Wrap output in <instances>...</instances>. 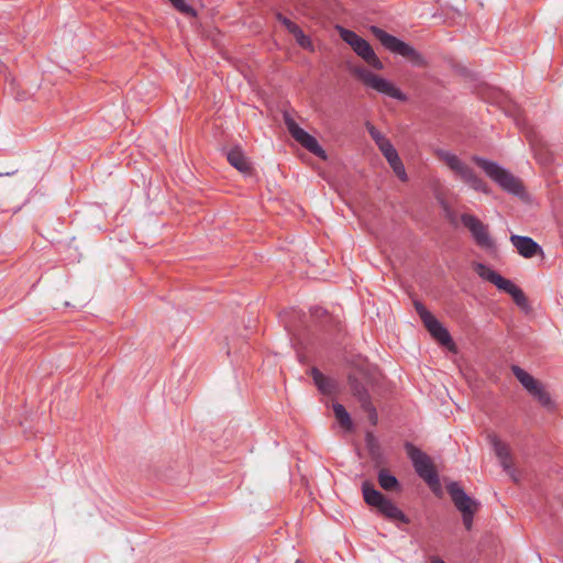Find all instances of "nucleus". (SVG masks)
Wrapping results in <instances>:
<instances>
[{
  "mask_svg": "<svg viewBox=\"0 0 563 563\" xmlns=\"http://www.w3.org/2000/svg\"><path fill=\"white\" fill-rule=\"evenodd\" d=\"M371 31L387 51L407 58L413 67L423 68L428 66L427 58L413 46L378 26H372Z\"/></svg>",
  "mask_w": 563,
  "mask_h": 563,
  "instance_id": "obj_1",
  "label": "nucleus"
},
{
  "mask_svg": "<svg viewBox=\"0 0 563 563\" xmlns=\"http://www.w3.org/2000/svg\"><path fill=\"white\" fill-rule=\"evenodd\" d=\"M472 161L504 190L518 197L523 196L525 189L521 181L499 164L477 155H474Z\"/></svg>",
  "mask_w": 563,
  "mask_h": 563,
  "instance_id": "obj_2",
  "label": "nucleus"
},
{
  "mask_svg": "<svg viewBox=\"0 0 563 563\" xmlns=\"http://www.w3.org/2000/svg\"><path fill=\"white\" fill-rule=\"evenodd\" d=\"M438 157L443 161L446 166L454 172L464 183L470 185L474 190L481 191V192H488V187L486 183L479 178L475 172L466 165L464 162H462L455 154L439 150L437 151Z\"/></svg>",
  "mask_w": 563,
  "mask_h": 563,
  "instance_id": "obj_3",
  "label": "nucleus"
},
{
  "mask_svg": "<svg viewBox=\"0 0 563 563\" xmlns=\"http://www.w3.org/2000/svg\"><path fill=\"white\" fill-rule=\"evenodd\" d=\"M446 490L454 506L462 514V520L465 529L471 530L473 526V518L479 507V503L471 498L457 482L449 483L446 485Z\"/></svg>",
  "mask_w": 563,
  "mask_h": 563,
  "instance_id": "obj_4",
  "label": "nucleus"
},
{
  "mask_svg": "<svg viewBox=\"0 0 563 563\" xmlns=\"http://www.w3.org/2000/svg\"><path fill=\"white\" fill-rule=\"evenodd\" d=\"M405 450L411 460L418 476L421 477L430 487L439 486V475L431 459L410 442H406Z\"/></svg>",
  "mask_w": 563,
  "mask_h": 563,
  "instance_id": "obj_5",
  "label": "nucleus"
},
{
  "mask_svg": "<svg viewBox=\"0 0 563 563\" xmlns=\"http://www.w3.org/2000/svg\"><path fill=\"white\" fill-rule=\"evenodd\" d=\"M341 38L349 44L353 51L362 57L371 67L377 70L384 68L383 63L375 54L369 43L356 34L354 31L347 30L343 26H338Z\"/></svg>",
  "mask_w": 563,
  "mask_h": 563,
  "instance_id": "obj_6",
  "label": "nucleus"
},
{
  "mask_svg": "<svg viewBox=\"0 0 563 563\" xmlns=\"http://www.w3.org/2000/svg\"><path fill=\"white\" fill-rule=\"evenodd\" d=\"M354 73L365 86L376 90L377 92L399 101L407 100V96L399 88L394 86L389 80L372 73L371 70L366 68H357Z\"/></svg>",
  "mask_w": 563,
  "mask_h": 563,
  "instance_id": "obj_7",
  "label": "nucleus"
},
{
  "mask_svg": "<svg viewBox=\"0 0 563 563\" xmlns=\"http://www.w3.org/2000/svg\"><path fill=\"white\" fill-rule=\"evenodd\" d=\"M415 309L419 314L423 325L427 328L431 336L437 340L441 345L451 349L454 343L446 328L424 307L423 303L416 300L413 302Z\"/></svg>",
  "mask_w": 563,
  "mask_h": 563,
  "instance_id": "obj_8",
  "label": "nucleus"
},
{
  "mask_svg": "<svg viewBox=\"0 0 563 563\" xmlns=\"http://www.w3.org/2000/svg\"><path fill=\"white\" fill-rule=\"evenodd\" d=\"M284 121L290 135L307 151L320 158H325V151L321 147L314 136L300 128L290 114H284Z\"/></svg>",
  "mask_w": 563,
  "mask_h": 563,
  "instance_id": "obj_9",
  "label": "nucleus"
},
{
  "mask_svg": "<svg viewBox=\"0 0 563 563\" xmlns=\"http://www.w3.org/2000/svg\"><path fill=\"white\" fill-rule=\"evenodd\" d=\"M461 221L463 225L468 229L479 247L485 250H493L495 247V242L488 232V227L478 218L473 214L464 213L461 216Z\"/></svg>",
  "mask_w": 563,
  "mask_h": 563,
  "instance_id": "obj_10",
  "label": "nucleus"
},
{
  "mask_svg": "<svg viewBox=\"0 0 563 563\" xmlns=\"http://www.w3.org/2000/svg\"><path fill=\"white\" fill-rule=\"evenodd\" d=\"M349 385L353 395L360 401L361 407L368 412L369 420L372 421V423L375 424L377 421V413L375 407L371 401V396L366 386L353 375L349 376Z\"/></svg>",
  "mask_w": 563,
  "mask_h": 563,
  "instance_id": "obj_11",
  "label": "nucleus"
},
{
  "mask_svg": "<svg viewBox=\"0 0 563 563\" xmlns=\"http://www.w3.org/2000/svg\"><path fill=\"white\" fill-rule=\"evenodd\" d=\"M510 242L516 251L525 258H532L537 255L543 256V250L532 238L526 235L511 234Z\"/></svg>",
  "mask_w": 563,
  "mask_h": 563,
  "instance_id": "obj_12",
  "label": "nucleus"
},
{
  "mask_svg": "<svg viewBox=\"0 0 563 563\" xmlns=\"http://www.w3.org/2000/svg\"><path fill=\"white\" fill-rule=\"evenodd\" d=\"M477 273L483 279L494 284L499 290H503L508 295L512 294V291L518 287L510 279L503 277L496 271L486 267L484 264L477 265Z\"/></svg>",
  "mask_w": 563,
  "mask_h": 563,
  "instance_id": "obj_13",
  "label": "nucleus"
},
{
  "mask_svg": "<svg viewBox=\"0 0 563 563\" xmlns=\"http://www.w3.org/2000/svg\"><path fill=\"white\" fill-rule=\"evenodd\" d=\"M310 374L321 394L330 396L336 391L335 380L324 376L317 367H312Z\"/></svg>",
  "mask_w": 563,
  "mask_h": 563,
  "instance_id": "obj_14",
  "label": "nucleus"
},
{
  "mask_svg": "<svg viewBox=\"0 0 563 563\" xmlns=\"http://www.w3.org/2000/svg\"><path fill=\"white\" fill-rule=\"evenodd\" d=\"M227 159L239 172L243 174H249L251 172V164L240 147L231 148L227 153Z\"/></svg>",
  "mask_w": 563,
  "mask_h": 563,
  "instance_id": "obj_15",
  "label": "nucleus"
},
{
  "mask_svg": "<svg viewBox=\"0 0 563 563\" xmlns=\"http://www.w3.org/2000/svg\"><path fill=\"white\" fill-rule=\"evenodd\" d=\"M377 510L388 519L399 520L404 523H408V517L387 497L385 500L377 507Z\"/></svg>",
  "mask_w": 563,
  "mask_h": 563,
  "instance_id": "obj_16",
  "label": "nucleus"
},
{
  "mask_svg": "<svg viewBox=\"0 0 563 563\" xmlns=\"http://www.w3.org/2000/svg\"><path fill=\"white\" fill-rule=\"evenodd\" d=\"M362 493L365 503L371 506L377 508L384 500L385 496L377 490L374 485L369 482H364L362 485Z\"/></svg>",
  "mask_w": 563,
  "mask_h": 563,
  "instance_id": "obj_17",
  "label": "nucleus"
},
{
  "mask_svg": "<svg viewBox=\"0 0 563 563\" xmlns=\"http://www.w3.org/2000/svg\"><path fill=\"white\" fill-rule=\"evenodd\" d=\"M511 372L528 393L532 391L539 384V380L518 365H512Z\"/></svg>",
  "mask_w": 563,
  "mask_h": 563,
  "instance_id": "obj_18",
  "label": "nucleus"
},
{
  "mask_svg": "<svg viewBox=\"0 0 563 563\" xmlns=\"http://www.w3.org/2000/svg\"><path fill=\"white\" fill-rule=\"evenodd\" d=\"M536 400L539 401V404L547 408V409H553L554 404L552 401V398L550 394L545 390L544 386L539 382V384L536 386L532 391L529 393Z\"/></svg>",
  "mask_w": 563,
  "mask_h": 563,
  "instance_id": "obj_19",
  "label": "nucleus"
},
{
  "mask_svg": "<svg viewBox=\"0 0 563 563\" xmlns=\"http://www.w3.org/2000/svg\"><path fill=\"white\" fill-rule=\"evenodd\" d=\"M378 484L385 490H394L399 488V482L388 470L383 468L378 472Z\"/></svg>",
  "mask_w": 563,
  "mask_h": 563,
  "instance_id": "obj_20",
  "label": "nucleus"
},
{
  "mask_svg": "<svg viewBox=\"0 0 563 563\" xmlns=\"http://www.w3.org/2000/svg\"><path fill=\"white\" fill-rule=\"evenodd\" d=\"M488 440L498 460L510 457V450L508 445L504 443L496 434H489Z\"/></svg>",
  "mask_w": 563,
  "mask_h": 563,
  "instance_id": "obj_21",
  "label": "nucleus"
},
{
  "mask_svg": "<svg viewBox=\"0 0 563 563\" xmlns=\"http://www.w3.org/2000/svg\"><path fill=\"white\" fill-rule=\"evenodd\" d=\"M333 411H334L335 418L340 422V424L344 429L351 430L353 427V423H352L351 417H350L349 412L346 411L345 407L341 404H334Z\"/></svg>",
  "mask_w": 563,
  "mask_h": 563,
  "instance_id": "obj_22",
  "label": "nucleus"
},
{
  "mask_svg": "<svg viewBox=\"0 0 563 563\" xmlns=\"http://www.w3.org/2000/svg\"><path fill=\"white\" fill-rule=\"evenodd\" d=\"M377 147L379 148V151L382 152V154L384 155V157L386 158L388 164L393 163V161H396V158L399 157L396 148L394 147V145L391 144V142L389 140H387L386 142H383Z\"/></svg>",
  "mask_w": 563,
  "mask_h": 563,
  "instance_id": "obj_23",
  "label": "nucleus"
},
{
  "mask_svg": "<svg viewBox=\"0 0 563 563\" xmlns=\"http://www.w3.org/2000/svg\"><path fill=\"white\" fill-rule=\"evenodd\" d=\"M366 130L377 146L388 140L380 131H378L369 122L366 123Z\"/></svg>",
  "mask_w": 563,
  "mask_h": 563,
  "instance_id": "obj_24",
  "label": "nucleus"
},
{
  "mask_svg": "<svg viewBox=\"0 0 563 563\" xmlns=\"http://www.w3.org/2000/svg\"><path fill=\"white\" fill-rule=\"evenodd\" d=\"M297 43L303 47V48H309L311 46V41L310 38L303 33V31L300 29V26H298L296 30H294V32L291 33Z\"/></svg>",
  "mask_w": 563,
  "mask_h": 563,
  "instance_id": "obj_25",
  "label": "nucleus"
},
{
  "mask_svg": "<svg viewBox=\"0 0 563 563\" xmlns=\"http://www.w3.org/2000/svg\"><path fill=\"white\" fill-rule=\"evenodd\" d=\"M510 296L512 297L515 303L522 308V309H527L528 308V300H527V297L526 295L523 294V291L517 287V289L515 291H512V294H510Z\"/></svg>",
  "mask_w": 563,
  "mask_h": 563,
  "instance_id": "obj_26",
  "label": "nucleus"
},
{
  "mask_svg": "<svg viewBox=\"0 0 563 563\" xmlns=\"http://www.w3.org/2000/svg\"><path fill=\"white\" fill-rule=\"evenodd\" d=\"M390 167L393 168L394 173L401 179L407 180V174L405 170V166L400 159V157L396 158V161H393V163H389Z\"/></svg>",
  "mask_w": 563,
  "mask_h": 563,
  "instance_id": "obj_27",
  "label": "nucleus"
},
{
  "mask_svg": "<svg viewBox=\"0 0 563 563\" xmlns=\"http://www.w3.org/2000/svg\"><path fill=\"white\" fill-rule=\"evenodd\" d=\"M169 1L174 5V8H176L178 11H180L183 13H186V14H191V15L196 14L195 10L192 9V7L187 4L185 2V0H169Z\"/></svg>",
  "mask_w": 563,
  "mask_h": 563,
  "instance_id": "obj_28",
  "label": "nucleus"
},
{
  "mask_svg": "<svg viewBox=\"0 0 563 563\" xmlns=\"http://www.w3.org/2000/svg\"><path fill=\"white\" fill-rule=\"evenodd\" d=\"M499 463H500L501 467L504 468V471L506 473H508L515 482H517L518 478L516 476V471L512 468V465H511V456L506 457L505 460L500 459Z\"/></svg>",
  "mask_w": 563,
  "mask_h": 563,
  "instance_id": "obj_29",
  "label": "nucleus"
},
{
  "mask_svg": "<svg viewBox=\"0 0 563 563\" xmlns=\"http://www.w3.org/2000/svg\"><path fill=\"white\" fill-rule=\"evenodd\" d=\"M277 20L288 30L289 33H292L299 25L292 22L290 19L284 16L282 13L276 14Z\"/></svg>",
  "mask_w": 563,
  "mask_h": 563,
  "instance_id": "obj_30",
  "label": "nucleus"
},
{
  "mask_svg": "<svg viewBox=\"0 0 563 563\" xmlns=\"http://www.w3.org/2000/svg\"><path fill=\"white\" fill-rule=\"evenodd\" d=\"M310 312H311V316L313 318H319V317L324 316L327 313V311L323 308H321V307H313V308L310 309Z\"/></svg>",
  "mask_w": 563,
  "mask_h": 563,
  "instance_id": "obj_31",
  "label": "nucleus"
},
{
  "mask_svg": "<svg viewBox=\"0 0 563 563\" xmlns=\"http://www.w3.org/2000/svg\"><path fill=\"white\" fill-rule=\"evenodd\" d=\"M431 563H446V562H444L442 559H440L438 556H434V558H432Z\"/></svg>",
  "mask_w": 563,
  "mask_h": 563,
  "instance_id": "obj_32",
  "label": "nucleus"
},
{
  "mask_svg": "<svg viewBox=\"0 0 563 563\" xmlns=\"http://www.w3.org/2000/svg\"><path fill=\"white\" fill-rule=\"evenodd\" d=\"M14 174H15V170H12V172H7V173H0V176H11Z\"/></svg>",
  "mask_w": 563,
  "mask_h": 563,
  "instance_id": "obj_33",
  "label": "nucleus"
}]
</instances>
